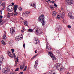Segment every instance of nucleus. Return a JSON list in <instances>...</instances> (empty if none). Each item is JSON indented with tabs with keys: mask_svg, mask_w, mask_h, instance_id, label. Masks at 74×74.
Listing matches in <instances>:
<instances>
[{
	"mask_svg": "<svg viewBox=\"0 0 74 74\" xmlns=\"http://www.w3.org/2000/svg\"><path fill=\"white\" fill-rule=\"evenodd\" d=\"M19 10H20V11H22V8H19Z\"/></svg>",
	"mask_w": 74,
	"mask_h": 74,
	"instance_id": "nucleus-44",
	"label": "nucleus"
},
{
	"mask_svg": "<svg viewBox=\"0 0 74 74\" xmlns=\"http://www.w3.org/2000/svg\"><path fill=\"white\" fill-rule=\"evenodd\" d=\"M2 1L0 0V7L1 6L2 4Z\"/></svg>",
	"mask_w": 74,
	"mask_h": 74,
	"instance_id": "nucleus-33",
	"label": "nucleus"
},
{
	"mask_svg": "<svg viewBox=\"0 0 74 74\" xmlns=\"http://www.w3.org/2000/svg\"><path fill=\"white\" fill-rule=\"evenodd\" d=\"M67 5H71V4L73 3V0H66Z\"/></svg>",
	"mask_w": 74,
	"mask_h": 74,
	"instance_id": "nucleus-6",
	"label": "nucleus"
},
{
	"mask_svg": "<svg viewBox=\"0 0 74 74\" xmlns=\"http://www.w3.org/2000/svg\"><path fill=\"white\" fill-rule=\"evenodd\" d=\"M26 69H27V66H26L25 67L24 69L23 70V71H26Z\"/></svg>",
	"mask_w": 74,
	"mask_h": 74,
	"instance_id": "nucleus-28",
	"label": "nucleus"
},
{
	"mask_svg": "<svg viewBox=\"0 0 74 74\" xmlns=\"http://www.w3.org/2000/svg\"><path fill=\"white\" fill-rule=\"evenodd\" d=\"M28 32L33 33V30L32 29H28Z\"/></svg>",
	"mask_w": 74,
	"mask_h": 74,
	"instance_id": "nucleus-20",
	"label": "nucleus"
},
{
	"mask_svg": "<svg viewBox=\"0 0 74 74\" xmlns=\"http://www.w3.org/2000/svg\"><path fill=\"white\" fill-rule=\"evenodd\" d=\"M54 5L55 7H58V6L56 5V3H54Z\"/></svg>",
	"mask_w": 74,
	"mask_h": 74,
	"instance_id": "nucleus-39",
	"label": "nucleus"
},
{
	"mask_svg": "<svg viewBox=\"0 0 74 74\" xmlns=\"http://www.w3.org/2000/svg\"><path fill=\"white\" fill-rule=\"evenodd\" d=\"M46 49L49 50V51H51L52 50V48L49 47V44H48V42L46 43Z\"/></svg>",
	"mask_w": 74,
	"mask_h": 74,
	"instance_id": "nucleus-9",
	"label": "nucleus"
},
{
	"mask_svg": "<svg viewBox=\"0 0 74 74\" xmlns=\"http://www.w3.org/2000/svg\"><path fill=\"white\" fill-rule=\"evenodd\" d=\"M10 5H9L8 7L7 10L9 12H12L13 11L14 9L12 8H11V7H10Z\"/></svg>",
	"mask_w": 74,
	"mask_h": 74,
	"instance_id": "nucleus-8",
	"label": "nucleus"
},
{
	"mask_svg": "<svg viewBox=\"0 0 74 74\" xmlns=\"http://www.w3.org/2000/svg\"><path fill=\"white\" fill-rule=\"evenodd\" d=\"M36 56H37V55H36V56H34L33 58L34 59V58H36Z\"/></svg>",
	"mask_w": 74,
	"mask_h": 74,
	"instance_id": "nucleus-49",
	"label": "nucleus"
},
{
	"mask_svg": "<svg viewBox=\"0 0 74 74\" xmlns=\"http://www.w3.org/2000/svg\"><path fill=\"white\" fill-rule=\"evenodd\" d=\"M14 42V41L12 40H10L9 42V44L10 45H13L14 43H13Z\"/></svg>",
	"mask_w": 74,
	"mask_h": 74,
	"instance_id": "nucleus-13",
	"label": "nucleus"
},
{
	"mask_svg": "<svg viewBox=\"0 0 74 74\" xmlns=\"http://www.w3.org/2000/svg\"><path fill=\"white\" fill-rule=\"evenodd\" d=\"M56 19H60V17H59V16H58L57 17H56Z\"/></svg>",
	"mask_w": 74,
	"mask_h": 74,
	"instance_id": "nucleus-27",
	"label": "nucleus"
},
{
	"mask_svg": "<svg viewBox=\"0 0 74 74\" xmlns=\"http://www.w3.org/2000/svg\"><path fill=\"white\" fill-rule=\"evenodd\" d=\"M17 5H14V12H16V10H17Z\"/></svg>",
	"mask_w": 74,
	"mask_h": 74,
	"instance_id": "nucleus-14",
	"label": "nucleus"
},
{
	"mask_svg": "<svg viewBox=\"0 0 74 74\" xmlns=\"http://www.w3.org/2000/svg\"><path fill=\"white\" fill-rule=\"evenodd\" d=\"M2 21H3V20L1 19H0V23L1 22H2Z\"/></svg>",
	"mask_w": 74,
	"mask_h": 74,
	"instance_id": "nucleus-42",
	"label": "nucleus"
},
{
	"mask_svg": "<svg viewBox=\"0 0 74 74\" xmlns=\"http://www.w3.org/2000/svg\"><path fill=\"white\" fill-rule=\"evenodd\" d=\"M34 29L36 30L35 33L37 35H40V34H43V32L41 31L40 28L38 27H36L34 28Z\"/></svg>",
	"mask_w": 74,
	"mask_h": 74,
	"instance_id": "nucleus-2",
	"label": "nucleus"
},
{
	"mask_svg": "<svg viewBox=\"0 0 74 74\" xmlns=\"http://www.w3.org/2000/svg\"><path fill=\"white\" fill-rule=\"evenodd\" d=\"M53 68L54 70L57 69V70H62V68H60V67L59 66V65H58L57 64H56L55 66L53 67Z\"/></svg>",
	"mask_w": 74,
	"mask_h": 74,
	"instance_id": "nucleus-4",
	"label": "nucleus"
},
{
	"mask_svg": "<svg viewBox=\"0 0 74 74\" xmlns=\"http://www.w3.org/2000/svg\"><path fill=\"white\" fill-rule=\"evenodd\" d=\"M51 2H52V4H53V3H54V1H52Z\"/></svg>",
	"mask_w": 74,
	"mask_h": 74,
	"instance_id": "nucleus-54",
	"label": "nucleus"
},
{
	"mask_svg": "<svg viewBox=\"0 0 74 74\" xmlns=\"http://www.w3.org/2000/svg\"><path fill=\"white\" fill-rule=\"evenodd\" d=\"M51 58H52V59L53 60H56V58H55V57L53 56H52V57H51Z\"/></svg>",
	"mask_w": 74,
	"mask_h": 74,
	"instance_id": "nucleus-18",
	"label": "nucleus"
},
{
	"mask_svg": "<svg viewBox=\"0 0 74 74\" xmlns=\"http://www.w3.org/2000/svg\"><path fill=\"white\" fill-rule=\"evenodd\" d=\"M63 23H65L66 22V20L65 19L63 18V20L62 21Z\"/></svg>",
	"mask_w": 74,
	"mask_h": 74,
	"instance_id": "nucleus-32",
	"label": "nucleus"
},
{
	"mask_svg": "<svg viewBox=\"0 0 74 74\" xmlns=\"http://www.w3.org/2000/svg\"><path fill=\"white\" fill-rule=\"evenodd\" d=\"M8 55H10V54L11 53H8Z\"/></svg>",
	"mask_w": 74,
	"mask_h": 74,
	"instance_id": "nucleus-53",
	"label": "nucleus"
},
{
	"mask_svg": "<svg viewBox=\"0 0 74 74\" xmlns=\"http://www.w3.org/2000/svg\"><path fill=\"white\" fill-rule=\"evenodd\" d=\"M3 61V58H0V66H1V62Z\"/></svg>",
	"mask_w": 74,
	"mask_h": 74,
	"instance_id": "nucleus-19",
	"label": "nucleus"
},
{
	"mask_svg": "<svg viewBox=\"0 0 74 74\" xmlns=\"http://www.w3.org/2000/svg\"><path fill=\"white\" fill-rule=\"evenodd\" d=\"M68 16L69 18L73 19L74 18V17L72 15V13L71 12H70L68 13Z\"/></svg>",
	"mask_w": 74,
	"mask_h": 74,
	"instance_id": "nucleus-7",
	"label": "nucleus"
},
{
	"mask_svg": "<svg viewBox=\"0 0 74 74\" xmlns=\"http://www.w3.org/2000/svg\"><path fill=\"white\" fill-rule=\"evenodd\" d=\"M11 51L12 52V53H13V54H14V53H14V51H15V50H14V49H11Z\"/></svg>",
	"mask_w": 74,
	"mask_h": 74,
	"instance_id": "nucleus-25",
	"label": "nucleus"
},
{
	"mask_svg": "<svg viewBox=\"0 0 74 74\" xmlns=\"http://www.w3.org/2000/svg\"><path fill=\"white\" fill-rule=\"evenodd\" d=\"M45 17L43 14H42L41 16H39V18L38 19V20L39 22H41L42 24V25H44L45 23V21H44Z\"/></svg>",
	"mask_w": 74,
	"mask_h": 74,
	"instance_id": "nucleus-1",
	"label": "nucleus"
},
{
	"mask_svg": "<svg viewBox=\"0 0 74 74\" xmlns=\"http://www.w3.org/2000/svg\"><path fill=\"white\" fill-rule=\"evenodd\" d=\"M66 74H71L70 73H68Z\"/></svg>",
	"mask_w": 74,
	"mask_h": 74,
	"instance_id": "nucleus-59",
	"label": "nucleus"
},
{
	"mask_svg": "<svg viewBox=\"0 0 74 74\" xmlns=\"http://www.w3.org/2000/svg\"><path fill=\"white\" fill-rule=\"evenodd\" d=\"M0 18H1V19H2V18H3V16H0Z\"/></svg>",
	"mask_w": 74,
	"mask_h": 74,
	"instance_id": "nucleus-47",
	"label": "nucleus"
},
{
	"mask_svg": "<svg viewBox=\"0 0 74 74\" xmlns=\"http://www.w3.org/2000/svg\"><path fill=\"white\" fill-rule=\"evenodd\" d=\"M49 7L51 9H52V10H53V8L52 7V6L51 5H49Z\"/></svg>",
	"mask_w": 74,
	"mask_h": 74,
	"instance_id": "nucleus-26",
	"label": "nucleus"
},
{
	"mask_svg": "<svg viewBox=\"0 0 74 74\" xmlns=\"http://www.w3.org/2000/svg\"><path fill=\"white\" fill-rule=\"evenodd\" d=\"M24 67H25V66L24 65H21L20 67V69H21V70H22V69H24Z\"/></svg>",
	"mask_w": 74,
	"mask_h": 74,
	"instance_id": "nucleus-16",
	"label": "nucleus"
},
{
	"mask_svg": "<svg viewBox=\"0 0 74 74\" xmlns=\"http://www.w3.org/2000/svg\"><path fill=\"white\" fill-rule=\"evenodd\" d=\"M14 14L13 13H12L11 14V16H13L14 15Z\"/></svg>",
	"mask_w": 74,
	"mask_h": 74,
	"instance_id": "nucleus-46",
	"label": "nucleus"
},
{
	"mask_svg": "<svg viewBox=\"0 0 74 74\" xmlns=\"http://www.w3.org/2000/svg\"><path fill=\"white\" fill-rule=\"evenodd\" d=\"M10 74H15V73H14L13 72H11Z\"/></svg>",
	"mask_w": 74,
	"mask_h": 74,
	"instance_id": "nucleus-40",
	"label": "nucleus"
},
{
	"mask_svg": "<svg viewBox=\"0 0 74 74\" xmlns=\"http://www.w3.org/2000/svg\"><path fill=\"white\" fill-rule=\"evenodd\" d=\"M35 63L34 66V67H35V68H36L37 66V65L38 64V61L37 60L36 61Z\"/></svg>",
	"mask_w": 74,
	"mask_h": 74,
	"instance_id": "nucleus-12",
	"label": "nucleus"
},
{
	"mask_svg": "<svg viewBox=\"0 0 74 74\" xmlns=\"http://www.w3.org/2000/svg\"><path fill=\"white\" fill-rule=\"evenodd\" d=\"M24 24L25 26H27V21H25L24 22Z\"/></svg>",
	"mask_w": 74,
	"mask_h": 74,
	"instance_id": "nucleus-21",
	"label": "nucleus"
},
{
	"mask_svg": "<svg viewBox=\"0 0 74 74\" xmlns=\"http://www.w3.org/2000/svg\"><path fill=\"white\" fill-rule=\"evenodd\" d=\"M1 43L2 44H3V45H5V42L3 41H2L1 42Z\"/></svg>",
	"mask_w": 74,
	"mask_h": 74,
	"instance_id": "nucleus-22",
	"label": "nucleus"
},
{
	"mask_svg": "<svg viewBox=\"0 0 74 74\" xmlns=\"http://www.w3.org/2000/svg\"><path fill=\"white\" fill-rule=\"evenodd\" d=\"M15 62H16V63L14 65V66H17V64H18V62H16V61H15Z\"/></svg>",
	"mask_w": 74,
	"mask_h": 74,
	"instance_id": "nucleus-31",
	"label": "nucleus"
},
{
	"mask_svg": "<svg viewBox=\"0 0 74 74\" xmlns=\"http://www.w3.org/2000/svg\"><path fill=\"white\" fill-rule=\"evenodd\" d=\"M4 8H5V6H3V8L1 10H2V11H3V10H4Z\"/></svg>",
	"mask_w": 74,
	"mask_h": 74,
	"instance_id": "nucleus-37",
	"label": "nucleus"
},
{
	"mask_svg": "<svg viewBox=\"0 0 74 74\" xmlns=\"http://www.w3.org/2000/svg\"><path fill=\"white\" fill-rule=\"evenodd\" d=\"M53 74H56V73L55 72H54L53 73Z\"/></svg>",
	"mask_w": 74,
	"mask_h": 74,
	"instance_id": "nucleus-63",
	"label": "nucleus"
},
{
	"mask_svg": "<svg viewBox=\"0 0 74 74\" xmlns=\"http://www.w3.org/2000/svg\"><path fill=\"white\" fill-rule=\"evenodd\" d=\"M30 5H31V6H32V7H33V5H32V4H31Z\"/></svg>",
	"mask_w": 74,
	"mask_h": 74,
	"instance_id": "nucleus-61",
	"label": "nucleus"
},
{
	"mask_svg": "<svg viewBox=\"0 0 74 74\" xmlns=\"http://www.w3.org/2000/svg\"><path fill=\"white\" fill-rule=\"evenodd\" d=\"M17 14L18 13H17V12H16L14 13V16H15V15H17Z\"/></svg>",
	"mask_w": 74,
	"mask_h": 74,
	"instance_id": "nucleus-35",
	"label": "nucleus"
},
{
	"mask_svg": "<svg viewBox=\"0 0 74 74\" xmlns=\"http://www.w3.org/2000/svg\"><path fill=\"white\" fill-rule=\"evenodd\" d=\"M23 72H21L19 74H23Z\"/></svg>",
	"mask_w": 74,
	"mask_h": 74,
	"instance_id": "nucleus-52",
	"label": "nucleus"
},
{
	"mask_svg": "<svg viewBox=\"0 0 74 74\" xmlns=\"http://www.w3.org/2000/svg\"><path fill=\"white\" fill-rule=\"evenodd\" d=\"M61 10L62 11H63V8H62V7L61 8Z\"/></svg>",
	"mask_w": 74,
	"mask_h": 74,
	"instance_id": "nucleus-50",
	"label": "nucleus"
},
{
	"mask_svg": "<svg viewBox=\"0 0 74 74\" xmlns=\"http://www.w3.org/2000/svg\"><path fill=\"white\" fill-rule=\"evenodd\" d=\"M16 60H17V62H19V61H18V58H16Z\"/></svg>",
	"mask_w": 74,
	"mask_h": 74,
	"instance_id": "nucleus-43",
	"label": "nucleus"
},
{
	"mask_svg": "<svg viewBox=\"0 0 74 74\" xmlns=\"http://www.w3.org/2000/svg\"><path fill=\"white\" fill-rule=\"evenodd\" d=\"M2 5H3V6H5L4 5H5V3H2Z\"/></svg>",
	"mask_w": 74,
	"mask_h": 74,
	"instance_id": "nucleus-38",
	"label": "nucleus"
},
{
	"mask_svg": "<svg viewBox=\"0 0 74 74\" xmlns=\"http://www.w3.org/2000/svg\"><path fill=\"white\" fill-rule=\"evenodd\" d=\"M64 13H62V14H63V15L64 16Z\"/></svg>",
	"mask_w": 74,
	"mask_h": 74,
	"instance_id": "nucleus-60",
	"label": "nucleus"
},
{
	"mask_svg": "<svg viewBox=\"0 0 74 74\" xmlns=\"http://www.w3.org/2000/svg\"><path fill=\"white\" fill-rule=\"evenodd\" d=\"M37 50H36L35 51V53H37Z\"/></svg>",
	"mask_w": 74,
	"mask_h": 74,
	"instance_id": "nucleus-56",
	"label": "nucleus"
},
{
	"mask_svg": "<svg viewBox=\"0 0 74 74\" xmlns=\"http://www.w3.org/2000/svg\"><path fill=\"white\" fill-rule=\"evenodd\" d=\"M56 15V12L55 11L53 12L52 15L53 16H55Z\"/></svg>",
	"mask_w": 74,
	"mask_h": 74,
	"instance_id": "nucleus-17",
	"label": "nucleus"
},
{
	"mask_svg": "<svg viewBox=\"0 0 74 74\" xmlns=\"http://www.w3.org/2000/svg\"><path fill=\"white\" fill-rule=\"evenodd\" d=\"M10 32L11 34H14L15 33V27H13L10 28Z\"/></svg>",
	"mask_w": 74,
	"mask_h": 74,
	"instance_id": "nucleus-5",
	"label": "nucleus"
},
{
	"mask_svg": "<svg viewBox=\"0 0 74 74\" xmlns=\"http://www.w3.org/2000/svg\"><path fill=\"white\" fill-rule=\"evenodd\" d=\"M15 71H19V68H17L16 69H15Z\"/></svg>",
	"mask_w": 74,
	"mask_h": 74,
	"instance_id": "nucleus-34",
	"label": "nucleus"
},
{
	"mask_svg": "<svg viewBox=\"0 0 74 74\" xmlns=\"http://www.w3.org/2000/svg\"><path fill=\"white\" fill-rule=\"evenodd\" d=\"M47 2H48V1H47V0H45Z\"/></svg>",
	"mask_w": 74,
	"mask_h": 74,
	"instance_id": "nucleus-62",
	"label": "nucleus"
},
{
	"mask_svg": "<svg viewBox=\"0 0 74 74\" xmlns=\"http://www.w3.org/2000/svg\"><path fill=\"white\" fill-rule=\"evenodd\" d=\"M68 27L69 28V29H71V26L70 25H68Z\"/></svg>",
	"mask_w": 74,
	"mask_h": 74,
	"instance_id": "nucleus-36",
	"label": "nucleus"
},
{
	"mask_svg": "<svg viewBox=\"0 0 74 74\" xmlns=\"http://www.w3.org/2000/svg\"><path fill=\"white\" fill-rule=\"evenodd\" d=\"M33 5H34V8H35V7H36V3H34L33 4Z\"/></svg>",
	"mask_w": 74,
	"mask_h": 74,
	"instance_id": "nucleus-23",
	"label": "nucleus"
},
{
	"mask_svg": "<svg viewBox=\"0 0 74 74\" xmlns=\"http://www.w3.org/2000/svg\"><path fill=\"white\" fill-rule=\"evenodd\" d=\"M34 42L35 44H37L38 42V39H37V38H35L34 39Z\"/></svg>",
	"mask_w": 74,
	"mask_h": 74,
	"instance_id": "nucleus-10",
	"label": "nucleus"
},
{
	"mask_svg": "<svg viewBox=\"0 0 74 74\" xmlns=\"http://www.w3.org/2000/svg\"><path fill=\"white\" fill-rule=\"evenodd\" d=\"M12 4L13 5H14L15 4H14V3L12 2Z\"/></svg>",
	"mask_w": 74,
	"mask_h": 74,
	"instance_id": "nucleus-48",
	"label": "nucleus"
},
{
	"mask_svg": "<svg viewBox=\"0 0 74 74\" xmlns=\"http://www.w3.org/2000/svg\"><path fill=\"white\" fill-rule=\"evenodd\" d=\"M8 14L9 15L10 14V13H8Z\"/></svg>",
	"mask_w": 74,
	"mask_h": 74,
	"instance_id": "nucleus-64",
	"label": "nucleus"
},
{
	"mask_svg": "<svg viewBox=\"0 0 74 74\" xmlns=\"http://www.w3.org/2000/svg\"><path fill=\"white\" fill-rule=\"evenodd\" d=\"M0 12L1 14H2V10H0Z\"/></svg>",
	"mask_w": 74,
	"mask_h": 74,
	"instance_id": "nucleus-57",
	"label": "nucleus"
},
{
	"mask_svg": "<svg viewBox=\"0 0 74 74\" xmlns=\"http://www.w3.org/2000/svg\"><path fill=\"white\" fill-rule=\"evenodd\" d=\"M23 47H24V48H25V44L24 43L23 45Z\"/></svg>",
	"mask_w": 74,
	"mask_h": 74,
	"instance_id": "nucleus-45",
	"label": "nucleus"
},
{
	"mask_svg": "<svg viewBox=\"0 0 74 74\" xmlns=\"http://www.w3.org/2000/svg\"><path fill=\"white\" fill-rule=\"evenodd\" d=\"M21 32H22V33H23V32H24V31L23 30H21Z\"/></svg>",
	"mask_w": 74,
	"mask_h": 74,
	"instance_id": "nucleus-55",
	"label": "nucleus"
},
{
	"mask_svg": "<svg viewBox=\"0 0 74 74\" xmlns=\"http://www.w3.org/2000/svg\"><path fill=\"white\" fill-rule=\"evenodd\" d=\"M10 71V69L7 68H3L2 70V71L3 73L6 74H8V73H9Z\"/></svg>",
	"mask_w": 74,
	"mask_h": 74,
	"instance_id": "nucleus-3",
	"label": "nucleus"
},
{
	"mask_svg": "<svg viewBox=\"0 0 74 74\" xmlns=\"http://www.w3.org/2000/svg\"><path fill=\"white\" fill-rule=\"evenodd\" d=\"M8 18H10V14H8Z\"/></svg>",
	"mask_w": 74,
	"mask_h": 74,
	"instance_id": "nucleus-41",
	"label": "nucleus"
},
{
	"mask_svg": "<svg viewBox=\"0 0 74 74\" xmlns=\"http://www.w3.org/2000/svg\"><path fill=\"white\" fill-rule=\"evenodd\" d=\"M60 17L62 18H63V16L62 15V14H60Z\"/></svg>",
	"mask_w": 74,
	"mask_h": 74,
	"instance_id": "nucleus-30",
	"label": "nucleus"
},
{
	"mask_svg": "<svg viewBox=\"0 0 74 74\" xmlns=\"http://www.w3.org/2000/svg\"><path fill=\"white\" fill-rule=\"evenodd\" d=\"M48 54L51 56V57L53 56V54H52V51H50L48 53Z\"/></svg>",
	"mask_w": 74,
	"mask_h": 74,
	"instance_id": "nucleus-15",
	"label": "nucleus"
},
{
	"mask_svg": "<svg viewBox=\"0 0 74 74\" xmlns=\"http://www.w3.org/2000/svg\"><path fill=\"white\" fill-rule=\"evenodd\" d=\"M13 56H14V58L15 59H16V56H15V53H14L13 54Z\"/></svg>",
	"mask_w": 74,
	"mask_h": 74,
	"instance_id": "nucleus-29",
	"label": "nucleus"
},
{
	"mask_svg": "<svg viewBox=\"0 0 74 74\" xmlns=\"http://www.w3.org/2000/svg\"><path fill=\"white\" fill-rule=\"evenodd\" d=\"M5 37H6V35L4 34L3 36V39H5Z\"/></svg>",
	"mask_w": 74,
	"mask_h": 74,
	"instance_id": "nucleus-24",
	"label": "nucleus"
},
{
	"mask_svg": "<svg viewBox=\"0 0 74 74\" xmlns=\"http://www.w3.org/2000/svg\"><path fill=\"white\" fill-rule=\"evenodd\" d=\"M30 12H29L28 11L24 13L23 14V15H25L26 16H29V14Z\"/></svg>",
	"mask_w": 74,
	"mask_h": 74,
	"instance_id": "nucleus-11",
	"label": "nucleus"
},
{
	"mask_svg": "<svg viewBox=\"0 0 74 74\" xmlns=\"http://www.w3.org/2000/svg\"><path fill=\"white\" fill-rule=\"evenodd\" d=\"M10 57V58H13V56H11V55H9Z\"/></svg>",
	"mask_w": 74,
	"mask_h": 74,
	"instance_id": "nucleus-51",
	"label": "nucleus"
},
{
	"mask_svg": "<svg viewBox=\"0 0 74 74\" xmlns=\"http://www.w3.org/2000/svg\"><path fill=\"white\" fill-rule=\"evenodd\" d=\"M49 3H51V1L50 0H48Z\"/></svg>",
	"mask_w": 74,
	"mask_h": 74,
	"instance_id": "nucleus-58",
	"label": "nucleus"
}]
</instances>
